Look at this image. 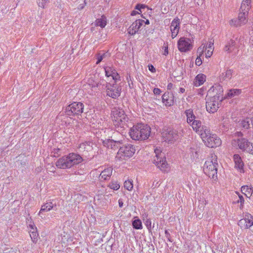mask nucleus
<instances>
[{
	"label": "nucleus",
	"instance_id": "1",
	"mask_svg": "<svg viewBox=\"0 0 253 253\" xmlns=\"http://www.w3.org/2000/svg\"><path fill=\"white\" fill-rule=\"evenodd\" d=\"M112 113V121L116 131L123 133V131L127 127L128 118L122 109L114 108Z\"/></svg>",
	"mask_w": 253,
	"mask_h": 253
},
{
	"label": "nucleus",
	"instance_id": "2",
	"mask_svg": "<svg viewBox=\"0 0 253 253\" xmlns=\"http://www.w3.org/2000/svg\"><path fill=\"white\" fill-rule=\"evenodd\" d=\"M83 161V158L79 154L71 153L59 158L56 162V166L59 169H70L80 164Z\"/></svg>",
	"mask_w": 253,
	"mask_h": 253
},
{
	"label": "nucleus",
	"instance_id": "3",
	"mask_svg": "<svg viewBox=\"0 0 253 253\" xmlns=\"http://www.w3.org/2000/svg\"><path fill=\"white\" fill-rule=\"evenodd\" d=\"M151 133V128L147 125L138 124L134 125L129 130L131 138L134 140H144L148 138Z\"/></svg>",
	"mask_w": 253,
	"mask_h": 253
},
{
	"label": "nucleus",
	"instance_id": "4",
	"mask_svg": "<svg viewBox=\"0 0 253 253\" xmlns=\"http://www.w3.org/2000/svg\"><path fill=\"white\" fill-rule=\"evenodd\" d=\"M218 164L217 161V156L211 154V158L206 161L204 166V173L208 176L215 180L217 178V168Z\"/></svg>",
	"mask_w": 253,
	"mask_h": 253
},
{
	"label": "nucleus",
	"instance_id": "5",
	"mask_svg": "<svg viewBox=\"0 0 253 253\" xmlns=\"http://www.w3.org/2000/svg\"><path fill=\"white\" fill-rule=\"evenodd\" d=\"M235 135L238 136V138L232 140V145L249 153L253 146L252 143L248 139L243 137V134L241 132H237Z\"/></svg>",
	"mask_w": 253,
	"mask_h": 253
},
{
	"label": "nucleus",
	"instance_id": "6",
	"mask_svg": "<svg viewBox=\"0 0 253 253\" xmlns=\"http://www.w3.org/2000/svg\"><path fill=\"white\" fill-rule=\"evenodd\" d=\"M201 138L205 144L209 147H216L221 144V140L216 134L210 133V129L208 132L201 134Z\"/></svg>",
	"mask_w": 253,
	"mask_h": 253
},
{
	"label": "nucleus",
	"instance_id": "7",
	"mask_svg": "<svg viewBox=\"0 0 253 253\" xmlns=\"http://www.w3.org/2000/svg\"><path fill=\"white\" fill-rule=\"evenodd\" d=\"M135 149L134 147L131 144H127L120 147L116 158L121 161L126 160L132 157L134 154Z\"/></svg>",
	"mask_w": 253,
	"mask_h": 253
},
{
	"label": "nucleus",
	"instance_id": "8",
	"mask_svg": "<svg viewBox=\"0 0 253 253\" xmlns=\"http://www.w3.org/2000/svg\"><path fill=\"white\" fill-rule=\"evenodd\" d=\"M182 136L181 130L178 131L173 129H168L162 133V137L165 141L169 143H173L177 140Z\"/></svg>",
	"mask_w": 253,
	"mask_h": 253
},
{
	"label": "nucleus",
	"instance_id": "9",
	"mask_svg": "<svg viewBox=\"0 0 253 253\" xmlns=\"http://www.w3.org/2000/svg\"><path fill=\"white\" fill-rule=\"evenodd\" d=\"M156 156L154 159V163L163 171H167L168 164L165 158L164 154L158 149H155Z\"/></svg>",
	"mask_w": 253,
	"mask_h": 253
},
{
	"label": "nucleus",
	"instance_id": "10",
	"mask_svg": "<svg viewBox=\"0 0 253 253\" xmlns=\"http://www.w3.org/2000/svg\"><path fill=\"white\" fill-rule=\"evenodd\" d=\"M219 97L218 96H215L208 98L206 102V109L209 113H214L218 110L219 103L222 100V98Z\"/></svg>",
	"mask_w": 253,
	"mask_h": 253
},
{
	"label": "nucleus",
	"instance_id": "11",
	"mask_svg": "<svg viewBox=\"0 0 253 253\" xmlns=\"http://www.w3.org/2000/svg\"><path fill=\"white\" fill-rule=\"evenodd\" d=\"M83 109L82 103L74 102L66 107L65 113L68 116L78 115L83 113Z\"/></svg>",
	"mask_w": 253,
	"mask_h": 253
},
{
	"label": "nucleus",
	"instance_id": "12",
	"mask_svg": "<svg viewBox=\"0 0 253 253\" xmlns=\"http://www.w3.org/2000/svg\"><path fill=\"white\" fill-rule=\"evenodd\" d=\"M177 47L180 51L186 52L192 48L193 44L190 39L181 37L177 42Z\"/></svg>",
	"mask_w": 253,
	"mask_h": 253
},
{
	"label": "nucleus",
	"instance_id": "13",
	"mask_svg": "<svg viewBox=\"0 0 253 253\" xmlns=\"http://www.w3.org/2000/svg\"><path fill=\"white\" fill-rule=\"evenodd\" d=\"M238 225L244 229L251 227L253 225V216L249 213L246 214L244 218L239 221Z\"/></svg>",
	"mask_w": 253,
	"mask_h": 253
},
{
	"label": "nucleus",
	"instance_id": "14",
	"mask_svg": "<svg viewBox=\"0 0 253 253\" xmlns=\"http://www.w3.org/2000/svg\"><path fill=\"white\" fill-rule=\"evenodd\" d=\"M190 125L193 130L200 135L201 136L202 133L208 132V130L209 129L207 126H202L201 122L199 120H194L190 124Z\"/></svg>",
	"mask_w": 253,
	"mask_h": 253
},
{
	"label": "nucleus",
	"instance_id": "15",
	"mask_svg": "<svg viewBox=\"0 0 253 253\" xmlns=\"http://www.w3.org/2000/svg\"><path fill=\"white\" fill-rule=\"evenodd\" d=\"M223 89L220 84H215L211 87L208 91V95H211V96H219V98L223 99Z\"/></svg>",
	"mask_w": 253,
	"mask_h": 253
},
{
	"label": "nucleus",
	"instance_id": "16",
	"mask_svg": "<svg viewBox=\"0 0 253 253\" xmlns=\"http://www.w3.org/2000/svg\"><path fill=\"white\" fill-rule=\"evenodd\" d=\"M121 90V88L116 84L110 85L107 87V94L113 98H116L120 96Z\"/></svg>",
	"mask_w": 253,
	"mask_h": 253
},
{
	"label": "nucleus",
	"instance_id": "17",
	"mask_svg": "<svg viewBox=\"0 0 253 253\" xmlns=\"http://www.w3.org/2000/svg\"><path fill=\"white\" fill-rule=\"evenodd\" d=\"M144 20L138 19L129 26L127 29V32L131 35H135L139 30V28L143 25Z\"/></svg>",
	"mask_w": 253,
	"mask_h": 253
},
{
	"label": "nucleus",
	"instance_id": "18",
	"mask_svg": "<svg viewBox=\"0 0 253 253\" xmlns=\"http://www.w3.org/2000/svg\"><path fill=\"white\" fill-rule=\"evenodd\" d=\"M179 25L180 20L178 18H175L172 21L170 28L171 32V38L172 39L175 38L178 34Z\"/></svg>",
	"mask_w": 253,
	"mask_h": 253
},
{
	"label": "nucleus",
	"instance_id": "19",
	"mask_svg": "<svg viewBox=\"0 0 253 253\" xmlns=\"http://www.w3.org/2000/svg\"><path fill=\"white\" fill-rule=\"evenodd\" d=\"M122 140L121 139H108L107 141L103 142L104 145L108 148L111 149H117L120 146L122 143Z\"/></svg>",
	"mask_w": 253,
	"mask_h": 253
},
{
	"label": "nucleus",
	"instance_id": "20",
	"mask_svg": "<svg viewBox=\"0 0 253 253\" xmlns=\"http://www.w3.org/2000/svg\"><path fill=\"white\" fill-rule=\"evenodd\" d=\"M105 74L107 77H111L115 81H117L120 79L119 75L116 72L115 69L111 67H106L105 68Z\"/></svg>",
	"mask_w": 253,
	"mask_h": 253
},
{
	"label": "nucleus",
	"instance_id": "21",
	"mask_svg": "<svg viewBox=\"0 0 253 253\" xmlns=\"http://www.w3.org/2000/svg\"><path fill=\"white\" fill-rule=\"evenodd\" d=\"M162 101L167 106H170L173 103V96L169 92H165L162 96Z\"/></svg>",
	"mask_w": 253,
	"mask_h": 253
},
{
	"label": "nucleus",
	"instance_id": "22",
	"mask_svg": "<svg viewBox=\"0 0 253 253\" xmlns=\"http://www.w3.org/2000/svg\"><path fill=\"white\" fill-rule=\"evenodd\" d=\"M113 169L111 167H108L105 169L100 174L99 179L100 180H106L109 179L112 174Z\"/></svg>",
	"mask_w": 253,
	"mask_h": 253
},
{
	"label": "nucleus",
	"instance_id": "23",
	"mask_svg": "<svg viewBox=\"0 0 253 253\" xmlns=\"http://www.w3.org/2000/svg\"><path fill=\"white\" fill-rule=\"evenodd\" d=\"M233 159L235 163V167L241 172L243 171L244 163L239 155L235 154L233 156Z\"/></svg>",
	"mask_w": 253,
	"mask_h": 253
},
{
	"label": "nucleus",
	"instance_id": "24",
	"mask_svg": "<svg viewBox=\"0 0 253 253\" xmlns=\"http://www.w3.org/2000/svg\"><path fill=\"white\" fill-rule=\"evenodd\" d=\"M213 43H214V41L212 40V39L210 40L208 43H207V45H206V46L205 47V51H206V57L207 58H209L210 57L212 54V52H213Z\"/></svg>",
	"mask_w": 253,
	"mask_h": 253
},
{
	"label": "nucleus",
	"instance_id": "25",
	"mask_svg": "<svg viewBox=\"0 0 253 253\" xmlns=\"http://www.w3.org/2000/svg\"><path fill=\"white\" fill-rule=\"evenodd\" d=\"M56 204L52 202H47L42 206L41 209L39 212V215L42 216V213L43 211H48L53 209Z\"/></svg>",
	"mask_w": 253,
	"mask_h": 253
},
{
	"label": "nucleus",
	"instance_id": "26",
	"mask_svg": "<svg viewBox=\"0 0 253 253\" xmlns=\"http://www.w3.org/2000/svg\"><path fill=\"white\" fill-rule=\"evenodd\" d=\"M79 149L80 152H90L92 150V143L90 142L82 143L80 145Z\"/></svg>",
	"mask_w": 253,
	"mask_h": 253
},
{
	"label": "nucleus",
	"instance_id": "27",
	"mask_svg": "<svg viewBox=\"0 0 253 253\" xmlns=\"http://www.w3.org/2000/svg\"><path fill=\"white\" fill-rule=\"evenodd\" d=\"M237 48V45L235 41L231 39L225 45L224 50L228 52H231Z\"/></svg>",
	"mask_w": 253,
	"mask_h": 253
},
{
	"label": "nucleus",
	"instance_id": "28",
	"mask_svg": "<svg viewBox=\"0 0 253 253\" xmlns=\"http://www.w3.org/2000/svg\"><path fill=\"white\" fill-rule=\"evenodd\" d=\"M184 114L187 117V123L190 124L193 121L195 120L196 117L193 113V111L191 109H187L185 111Z\"/></svg>",
	"mask_w": 253,
	"mask_h": 253
},
{
	"label": "nucleus",
	"instance_id": "29",
	"mask_svg": "<svg viewBox=\"0 0 253 253\" xmlns=\"http://www.w3.org/2000/svg\"><path fill=\"white\" fill-rule=\"evenodd\" d=\"M241 93V90L239 89H231L229 90L224 98H231L238 96Z\"/></svg>",
	"mask_w": 253,
	"mask_h": 253
},
{
	"label": "nucleus",
	"instance_id": "30",
	"mask_svg": "<svg viewBox=\"0 0 253 253\" xmlns=\"http://www.w3.org/2000/svg\"><path fill=\"white\" fill-rule=\"evenodd\" d=\"M206 77L203 74L198 75L195 79V85L196 86H200L206 81Z\"/></svg>",
	"mask_w": 253,
	"mask_h": 253
},
{
	"label": "nucleus",
	"instance_id": "31",
	"mask_svg": "<svg viewBox=\"0 0 253 253\" xmlns=\"http://www.w3.org/2000/svg\"><path fill=\"white\" fill-rule=\"evenodd\" d=\"M107 24L106 18L105 16H102L100 18L96 19L95 25L101 28H104Z\"/></svg>",
	"mask_w": 253,
	"mask_h": 253
},
{
	"label": "nucleus",
	"instance_id": "32",
	"mask_svg": "<svg viewBox=\"0 0 253 253\" xmlns=\"http://www.w3.org/2000/svg\"><path fill=\"white\" fill-rule=\"evenodd\" d=\"M248 13L240 12L238 19L240 21L242 25H244L248 22Z\"/></svg>",
	"mask_w": 253,
	"mask_h": 253
},
{
	"label": "nucleus",
	"instance_id": "33",
	"mask_svg": "<svg viewBox=\"0 0 253 253\" xmlns=\"http://www.w3.org/2000/svg\"><path fill=\"white\" fill-rule=\"evenodd\" d=\"M242 192L247 197H250L253 193V189L248 186H243L241 187Z\"/></svg>",
	"mask_w": 253,
	"mask_h": 253
},
{
	"label": "nucleus",
	"instance_id": "34",
	"mask_svg": "<svg viewBox=\"0 0 253 253\" xmlns=\"http://www.w3.org/2000/svg\"><path fill=\"white\" fill-rule=\"evenodd\" d=\"M251 121V119L246 118L241 121L239 122V125L241 127H242L245 129H248L250 127Z\"/></svg>",
	"mask_w": 253,
	"mask_h": 253
},
{
	"label": "nucleus",
	"instance_id": "35",
	"mask_svg": "<svg viewBox=\"0 0 253 253\" xmlns=\"http://www.w3.org/2000/svg\"><path fill=\"white\" fill-rule=\"evenodd\" d=\"M34 231L30 230V235L32 241L34 243H36L38 241V234L37 233V228H34Z\"/></svg>",
	"mask_w": 253,
	"mask_h": 253
},
{
	"label": "nucleus",
	"instance_id": "36",
	"mask_svg": "<svg viewBox=\"0 0 253 253\" xmlns=\"http://www.w3.org/2000/svg\"><path fill=\"white\" fill-rule=\"evenodd\" d=\"M197 148L195 147H190L189 150V154H190L191 158L193 159L198 158V150Z\"/></svg>",
	"mask_w": 253,
	"mask_h": 253
},
{
	"label": "nucleus",
	"instance_id": "37",
	"mask_svg": "<svg viewBox=\"0 0 253 253\" xmlns=\"http://www.w3.org/2000/svg\"><path fill=\"white\" fill-rule=\"evenodd\" d=\"M132 182V180L129 179L126 180L124 182L125 188L128 191H131L133 187Z\"/></svg>",
	"mask_w": 253,
	"mask_h": 253
},
{
	"label": "nucleus",
	"instance_id": "38",
	"mask_svg": "<svg viewBox=\"0 0 253 253\" xmlns=\"http://www.w3.org/2000/svg\"><path fill=\"white\" fill-rule=\"evenodd\" d=\"M133 227L136 229H140L142 228V223L140 219H135L132 222Z\"/></svg>",
	"mask_w": 253,
	"mask_h": 253
},
{
	"label": "nucleus",
	"instance_id": "39",
	"mask_svg": "<svg viewBox=\"0 0 253 253\" xmlns=\"http://www.w3.org/2000/svg\"><path fill=\"white\" fill-rule=\"evenodd\" d=\"M109 187L112 189L117 190L120 188V186L118 182L112 181L111 183H109Z\"/></svg>",
	"mask_w": 253,
	"mask_h": 253
},
{
	"label": "nucleus",
	"instance_id": "40",
	"mask_svg": "<svg viewBox=\"0 0 253 253\" xmlns=\"http://www.w3.org/2000/svg\"><path fill=\"white\" fill-rule=\"evenodd\" d=\"M232 73L231 70H227L224 73L222 74L223 80L230 79L232 76Z\"/></svg>",
	"mask_w": 253,
	"mask_h": 253
},
{
	"label": "nucleus",
	"instance_id": "41",
	"mask_svg": "<svg viewBox=\"0 0 253 253\" xmlns=\"http://www.w3.org/2000/svg\"><path fill=\"white\" fill-rule=\"evenodd\" d=\"M251 7V5H247L246 4H245V3H243L242 2L240 7V12L248 13Z\"/></svg>",
	"mask_w": 253,
	"mask_h": 253
},
{
	"label": "nucleus",
	"instance_id": "42",
	"mask_svg": "<svg viewBox=\"0 0 253 253\" xmlns=\"http://www.w3.org/2000/svg\"><path fill=\"white\" fill-rule=\"evenodd\" d=\"M236 193L238 195V199L237 200L236 202L237 203H240L239 208L240 209H242L243 208V205L244 203V199L242 195H240L238 192H236Z\"/></svg>",
	"mask_w": 253,
	"mask_h": 253
},
{
	"label": "nucleus",
	"instance_id": "43",
	"mask_svg": "<svg viewBox=\"0 0 253 253\" xmlns=\"http://www.w3.org/2000/svg\"><path fill=\"white\" fill-rule=\"evenodd\" d=\"M49 2V0H37L39 6L44 8L46 5Z\"/></svg>",
	"mask_w": 253,
	"mask_h": 253
},
{
	"label": "nucleus",
	"instance_id": "44",
	"mask_svg": "<svg viewBox=\"0 0 253 253\" xmlns=\"http://www.w3.org/2000/svg\"><path fill=\"white\" fill-rule=\"evenodd\" d=\"M230 24L234 26H241L243 25L238 19H232L230 21Z\"/></svg>",
	"mask_w": 253,
	"mask_h": 253
},
{
	"label": "nucleus",
	"instance_id": "45",
	"mask_svg": "<svg viewBox=\"0 0 253 253\" xmlns=\"http://www.w3.org/2000/svg\"><path fill=\"white\" fill-rule=\"evenodd\" d=\"M205 46L204 45L203 46H201L198 48L197 53L199 54V56H201L203 54L204 50H205Z\"/></svg>",
	"mask_w": 253,
	"mask_h": 253
},
{
	"label": "nucleus",
	"instance_id": "46",
	"mask_svg": "<svg viewBox=\"0 0 253 253\" xmlns=\"http://www.w3.org/2000/svg\"><path fill=\"white\" fill-rule=\"evenodd\" d=\"M105 53H104L102 55L99 54L97 57V61L96 62V64H98L103 60V59L105 57Z\"/></svg>",
	"mask_w": 253,
	"mask_h": 253
},
{
	"label": "nucleus",
	"instance_id": "47",
	"mask_svg": "<svg viewBox=\"0 0 253 253\" xmlns=\"http://www.w3.org/2000/svg\"><path fill=\"white\" fill-rule=\"evenodd\" d=\"M202 61L201 58V56H199L196 59L195 63L197 66H200L202 64Z\"/></svg>",
	"mask_w": 253,
	"mask_h": 253
},
{
	"label": "nucleus",
	"instance_id": "48",
	"mask_svg": "<svg viewBox=\"0 0 253 253\" xmlns=\"http://www.w3.org/2000/svg\"><path fill=\"white\" fill-rule=\"evenodd\" d=\"M88 85L91 86V88H94L95 87H97L99 86V84L95 82L93 84H91L90 81H88Z\"/></svg>",
	"mask_w": 253,
	"mask_h": 253
},
{
	"label": "nucleus",
	"instance_id": "49",
	"mask_svg": "<svg viewBox=\"0 0 253 253\" xmlns=\"http://www.w3.org/2000/svg\"><path fill=\"white\" fill-rule=\"evenodd\" d=\"M153 92L156 95H159L161 92V90L158 88H155L153 90Z\"/></svg>",
	"mask_w": 253,
	"mask_h": 253
},
{
	"label": "nucleus",
	"instance_id": "50",
	"mask_svg": "<svg viewBox=\"0 0 253 253\" xmlns=\"http://www.w3.org/2000/svg\"><path fill=\"white\" fill-rule=\"evenodd\" d=\"M149 70L152 73H154L156 72V69L152 65H150L148 66Z\"/></svg>",
	"mask_w": 253,
	"mask_h": 253
},
{
	"label": "nucleus",
	"instance_id": "51",
	"mask_svg": "<svg viewBox=\"0 0 253 253\" xmlns=\"http://www.w3.org/2000/svg\"><path fill=\"white\" fill-rule=\"evenodd\" d=\"M145 6L143 4H137L135 6V9L140 11L141 8H144Z\"/></svg>",
	"mask_w": 253,
	"mask_h": 253
},
{
	"label": "nucleus",
	"instance_id": "52",
	"mask_svg": "<svg viewBox=\"0 0 253 253\" xmlns=\"http://www.w3.org/2000/svg\"><path fill=\"white\" fill-rule=\"evenodd\" d=\"M251 0H243V3H245L247 5H251Z\"/></svg>",
	"mask_w": 253,
	"mask_h": 253
},
{
	"label": "nucleus",
	"instance_id": "53",
	"mask_svg": "<svg viewBox=\"0 0 253 253\" xmlns=\"http://www.w3.org/2000/svg\"><path fill=\"white\" fill-rule=\"evenodd\" d=\"M118 203H119V207L122 208L123 206V204H124L123 200L122 199H120L118 201Z\"/></svg>",
	"mask_w": 253,
	"mask_h": 253
},
{
	"label": "nucleus",
	"instance_id": "54",
	"mask_svg": "<svg viewBox=\"0 0 253 253\" xmlns=\"http://www.w3.org/2000/svg\"><path fill=\"white\" fill-rule=\"evenodd\" d=\"M165 234L167 238L169 240V241L171 242V240L170 239V234L168 232L167 230L165 231Z\"/></svg>",
	"mask_w": 253,
	"mask_h": 253
},
{
	"label": "nucleus",
	"instance_id": "55",
	"mask_svg": "<svg viewBox=\"0 0 253 253\" xmlns=\"http://www.w3.org/2000/svg\"><path fill=\"white\" fill-rule=\"evenodd\" d=\"M50 170H49L50 172H54L55 170V168L53 166H50ZM47 169H49V168H47Z\"/></svg>",
	"mask_w": 253,
	"mask_h": 253
},
{
	"label": "nucleus",
	"instance_id": "56",
	"mask_svg": "<svg viewBox=\"0 0 253 253\" xmlns=\"http://www.w3.org/2000/svg\"><path fill=\"white\" fill-rule=\"evenodd\" d=\"M168 54V48L167 46L165 47L164 53V54L167 55Z\"/></svg>",
	"mask_w": 253,
	"mask_h": 253
},
{
	"label": "nucleus",
	"instance_id": "57",
	"mask_svg": "<svg viewBox=\"0 0 253 253\" xmlns=\"http://www.w3.org/2000/svg\"><path fill=\"white\" fill-rule=\"evenodd\" d=\"M84 5H85V3L80 4V5L79 6V7H78V9H80V10H81V9H82L84 7Z\"/></svg>",
	"mask_w": 253,
	"mask_h": 253
},
{
	"label": "nucleus",
	"instance_id": "58",
	"mask_svg": "<svg viewBox=\"0 0 253 253\" xmlns=\"http://www.w3.org/2000/svg\"><path fill=\"white\" fill-rule=\"evenodd\" d=\"M137 13H138V12L137 11H136L133 10V11H132L131 12V15L132 16H134V15H136Z\"/></svg>",
	"mask_w": 253,
	"mask_h": 253
},
{
	"label": "nucleus",
	"instance_id": "59",
	"mask_svg": "<svg viewBox=\"0 0 253 253\" xmlns=\"http://www.w3.org/2000/svg\"><path fill=\"white\" fill-rule=\"evenodd\" d=\"M179 90H180V92L182 93L184 92L185 89L184 88L181 87V88H180Z\"/></svg>",
	"mask_w": 253,
	"mask_h": 253
},
{
	"label": "nucleus",
	"instance_id": "60",
	"mask_svg": "<svg viewBox=\"0 0 253 253\" xmlns=\"http://www.w3.org/2000/svg\"><path fill=\"white\" fill-rule=\"evenodd\" d=\"M249 153L253 155V146H252V147Z\"/></svg>",
	"mask_w": 253,
	"mask_h": 253
},
{
	"label": "nucleus",
	"instance_id": "61",
	"mask_svg": "<svg viewBox=\"0 0 253 253\" xmlns=\"http://www.w3.org/2000/svg\"><path fill=\"white\" fill-rule=\"evenodd\" d=\"M172 84H171V83L169 84H168V88L169 89H170L171 88V87H172Z\"/></svg>",
	"mask_w": 253,
	"mask_h": 253
},
{
	"label": "nucleus",
	"instance_id": "62",
	"mask_svg": "<svg viewBox=\"0 0 253 253\" xmlns=\"http://www.w3.org/2000/svg\"><path fill=\"white\" fill-rule=\"evenodd\" d=\"M29 227H30V229H33V228H35V227H36L35 226V225H29Z\"/></svg>",
	"mask_w": 253,
	"mask_h": 253
},
{
	"label": "nucleus",
	"instance_id": "63",
	"mask_svg": "<svg viewBox=\"0 0 253 253\" xmlns=\"http://www.w3.org/2000/svg\"><path fill=\"white\" fill-rule=\"evenodd\" d=\"M145 23L146 24H149V21L148 20H146V21H144Z\"/></svg>",
	"mask_w": 253,
	"mask_h": 253
},
{
	"label": "nucleus",
	"instance_id": "64",
	"mask_svg": "<svg viewBox=\"0 0 253 253\" xmlns=\"http://www.w3.org/2000/svg\"><path fill=\"white\" fill-rule=\"evenodd\" d=\"M146 223H147V225H148V224L151 225V221L149 220H147V221H146Z\"/></svg>",
	"mask_w": 253,
	"mask_h": 253
}]
</instances>
